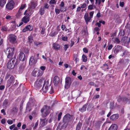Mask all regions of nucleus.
Wrapping results in <instances>:
<instances>
[{
    "instance_id": "nucleus-43",
    "label": "nucleus",
    "mask_w": 130,
    "mask_h": 130,
    "mask_svg": "<svg viewBox=\"0 0 130 130\" xmlns=\"http://www.w3.org/2000/svg\"><path fill=\"white\" fill-rule=\"evenodd\" d=\"M71 85V84L69 83H65L64 86L65 88L67 89H68L70 87Z\"/></svg>"
},
{
    "instance_id": "nucleus-53",
    "label": "nucleus",
    "mask_w": 130,
    "mask_h": 130,
    "mask_svg": "<svg viewBox=\"0 0 130 130\" xmlns=\"http://www.w3.org/2000/svg\"><path fill=\"white\" fill-rule=\"evenodd\" d=\"M34 43L36 46H38L40 44H42V42H35Z\"/></svg>"
},
{
    "instance_id": "nucleus-27",
    "label": "nucleus",
    "mask_w": 130,
    "mask_h": 130,
    "mask_svg": "<svg viewBox=\"0 0 130 130\" xmlns=\"http://www.w3.org/2000/svg\"><path fill=\"white\" fill-rule=\"evenodd\" d=\"M37 5V3L34 2H32L31 3L30 7L32 9H35Z\"/></svg>"
},
{
    "instance_id": "nucleus-33",
    "label": "nucleus",
    "mask_w": 130,
    "mask_h": 130,
    "mask_svg": "<svg viewBox=\"0 0 130 130\" xmlns=\"http://www.w3.org/2000/svg\"><path fill=\"white\" fill-rule=\"evenodd\" d=\"M8 28L6 26H4L2 27L1 30L3 32L6 31H7Z\"/></svg>"
},
{
    "instance_id": "nucleus-8",
    "label": "nucleus",
    "mask_w": 130,
    "mask_h": 130,
    "mask_svg": "<svg viewBox=\"0 0 130 130\" xmlns=\"http://www.w3.org/2000/svg\"><path fill=\"white\" fill-rule=\"evenodd\" d=\"M43 79L42 78L39 79L37 80L34 84V86L37 89L42 86Z\"/></svg>"
},
{
    "instance_id": "nucleus-22",
    "label": "nucleus",
    "mask_w": 130,
    "mask_h": 130,
    "mask_svg": "<svg viewBox=\"0 0 130 130\" xmlns=\"http://www.w3.org/2000/svg\"><path fill=\"white\" fill-rule=\"evenodd\" d=\"M38 13L41 15H43L45 13L44 8L43 7L41 6L39 10Z\"/></svg>"
},
{
    "instance_id": "nucleus-37",
    "label": "nucleus",
    "mask_w": 130,
    "mask_h": 130,
    "mask_svg": "<svg viewBox=\"0 0 130 130\" xmlns=\"http://www.w3.org/2000/svg\"><path fill=\"white\" fill-rule=\"evenodd\" d=\"M113 128V130H116L117 129V126L116 124H114L112 125L109 127V129H110L111 128Z\"/></svg>"
},
{
    "instance_id": "nucleus-57",
    "label": "nucleus",
    "mask_w": 130,
    "mask_h": 130,
    "mask_svg": "<svg viewBox=\"0 0 130 130\" xmlns=\"http://www.w3.org/2000/svg\"><path fill=\"white\" fill-rule=\"evenodd\" d=\"M100 95L99 94H96L94 96L93 99H98L100 98Z\"/></svg>"
},
{
    "instance_id": "nucleus-42",
    "label": "nucleus",
    "mask_w": 130,
    "mask_h": 130,
    "mask_svg": "<svg viewBox=\"0 0 130 130\" xmlns=\"http://www.w3.org/2000/svg\"><path fill=\"white\" fill-rule=\"evenodd\" d=\"M28 41L30 43H31L33 41L32 37L31 36H29L28 37Z\"/></svg>"
},
{
    "instance_id": "nucleus-10",
    "label": "nucleus",
    "mask_w": 130,
    "mask_h": 130,
    "mask_svg": "<svg viewBox=\"0 0 130 130\" xmlns=\"http://www.w3.org/2000/svg\"><path fill=\"white\" fill-rule=\"evenodd\" d=\"M35 56H31L30 57L29 62V65H32L36 63L37 60L35 58Z\"/></svg>"
},
{
    "instance_id": "nucleus-17",
    "label": "nucleus",
    "mask_w": 130,
    "mask_h": 130,
    "mask_svg": "<svg viewBox=\"0 0 130 130\" xmlns=\"http://www.w3.org/2000/svg\"><path fill=\"white\" fill-rule=\"evenodd\" d=\"M53 49L56 50H60L61 45L56 43H54L53 44Z\"/></svg>"
},
{
    "instance_id": "nucleus-12",
    "label": "nucleus",
    "mask_w": 130,
    "mask_h": 130,
    "mask_svg": "<svg viewBox=\"0 0 130 130\" xmlns=\"http://www.w3.org/2000/svg\"><path fill=\"white\" fill-rule=\"evenodd\" d=\"M15 78L13 76H11L9 78V79H8L7 81V83L9 86H10L13 84L15 81Z\"/></svg>"
},
{
    "instance_id": "nucleus-21",
    "label": "nucleus",
    "mask_w": 130,
    "mask_h": 130,
    "mask_svg": "<svg viewBox=\"0 0 130 130\" xmlns=\"http://www.w3.org/2000/svg\"><path fill=\"white\" fill-rule=\"evenodd\" d=\"M87 105L88 104H87L84 105L82 108L79 109V111L82 112H83L85 111L86 110V109L87 108Z\"/></svg>"
},
{
    "instance_id": "nucleus-59",
    "label": "nucleus",
    "mask_w": 130,
    "mask_h": 130,
    "mask_svg": "<svg viewBox=\"0 0 130 130\" xmlns=\"http://www.w3.org/2000/svg\"><path fill=\"white\" fill-rule=\"evenodd\" d=\"M94 13V11H92L91 12H90L89 13V15L90 16V17H91V18H92L93 17Z\"/></svg>"
},
{
    "instance_id": "nucleus-50",
    "label": "nucleus",
    "mask_w": 130,
    "mask_h": 130,
    "mask_svg": "<svg viewBox=\"0 0 130 130\" xmlns=\"http://www.w3.org/2000/svg\"><path fill=\"white\" fill-rule=\"evenodd\" d=\"M27 10H26L25 12H24V14L25 15L24 17H26L30 18L29 14L28 13H27Z\"/></svg>"
},
{
    "instance_id": "nucleus-24",
    "label": "nucleus",
    "mask_w": 130,
    "mask_h": 130,
    "mask_svg": "<svg viewBox=\"0 0 130 130\" xmlns=\"http://www.w3.org/2000/svg\"><path fill=\"white\" fill-rule=\"evenodd\" d=\"M31 105H32L28 102L27 103L26 109V112L28 111L29 112L31 110V109H30V108Z\"/></svg>"
},
{
    "instance_id": "nucleus-35",
    "label": "nucleus",
    "mask_w": 130,
    "mask_h": 130,
    "mask_svg": "<svg viewBox=\"0 0 130 130\" xmlns=\"http://www.w3.org/2000/svg\"><path fill=\"white\" fill-rule=\"evenodd\" d=\"M123 100H124V97H122L121 96H118V98L117 99V101L119 102H122L123 103Z\"/></svg>"
},
{
    "instance_id": "nucleus-54",
    "label": "nucleus",
    "mask_w": 130,
    "mask_h": 130,
    "mask_svg": "<svg viewBox=\"0 0 130 130\" xmlns=\"http://www.w3.org/2000/svg\"><path fill=\"white\" fill-rule=\"evenodd\" d=\"M69 45L67 44H65L64 45V49L65 51H66L69 47Z\"/></svg>"
},
{
    "instance_id": "nucleus-29",
    "label": "nucleus",
    "mask_w": 130,
    "mask_h": 130,
    "mask_svg": "<svg viewBox=\"0 0 130 130\" xmlns=\"http://www.w3.org/2000/svg\"><path fill=\"white\" fill-rule=\"evenodd\" d=\"M93 107V106L92 104H89L88 105L87 108V110L89 111H90L92 110Z\"/></svg>"
},
{
    "instance_id": "nucleus-58",
    "label": "nucleus",
    "mask_w": 130,
    "mask_h": 130,
    "mask_svg": "<svg viewBox=\"0 0 130 130\" xmlns=\"http://www.w3.org/2000/svg\"><path fill=\"white\" fill-rule=\"evenodd\" d=\"M126 28L128 29L130 31V24H127L125 26Z\"/></svg>"
},
{
    "instance_id": "nucleus-36",
    "label": "nucleus",
    "mask_w": 130,
    "mask_h": 130,
    "mask_svg": "<svg viewBox=\"0 0 130 130\" xmlns=\"http://www.w3.org/2000/svg\"><path fill=\"white\" fill-rule=\"evenodd\" d=\"M6 2L4 0H0V6L3 7L6 3Z\"/></svg>"
},
{
    "instance_id": "nucleus-46",
    "label": "nucleus",
    "mask_w": 130,
    "mask_h": 130,
    "mask_svg": "<svg viewBox=\"0 0 130 130\" xmlns=\"http://www.w3.org/2000/svg\"><path fill=\"white\" fill-rule=\"evenodd\" d=\"M26 27L28 31H31L33 29V28L30 25H28L26 26Z\"/></svg>"
},
{
    "instance_id": "nucleus-45",
    "label": "nucleus",
    "mask_w": 130,
    "mask_h": 130,
    "mask_svg": "<svg viewBox=\"0 0 130 130\" xmlns=\"http://www.w3.org/2000/svg\"><path fill=\"white\" fill-rule=\"evenodd\" d=\"M57 7H56L55 9V11L56 14H58L60 13V9H59L57 8Z\"/></svg>"
},
{
    "instance_id": "nucleus-38",
    "label": "nucleus",
    "mask_w": 130,
    "mask_h": 130,
    "mask_svg": "<svg viewBox=\"0 0 130 130\" xmlns=\"http://www.w3.org/2000/svg\"><path fill=\"white\" fill-rule=\"evenodd\" d=\"M25 67V64H22L19 67V70L21 71H23Z\"/></svg>"
},
{
    "instance_id": "nucleus-47",
    "label": "nucleus",
    "mask_w": 130,
    "mask_h": 130,
    "mask_svg": "<svg viewBox=\"0 0 130 130\" xmlns=\"http://www.w3.org/2000/svg\"><path fill=\"white\" fill-rule=\"evenodd\" d=\"M45 28L44 27H42V30L41 31V34L43 35H44L45 32Z\"/></svg>"
},
{
    "instance_id": "nucleus-25",
    "label": "nucleus",
    "mask_w": 130,
    "mask_h": 130,
    "mask_svg": "<svg viewBox=\"0 0 130 130\" xmlns=\"http://www.w3.org/2000/svg\"><path fill=\"white\" fill-rule=\"evenodd\" d=\"M123 103L129 104L130 103V99L126 96H124Z\"/></svg>"
},
{
    "instance_id": "nucleus-11",
    "label": "nucleus",
    "mask_w": 130,
    "mask_h": 130,
    "mask_svg": "<svg viewBox=\"0 0 130 130\" xmlns=\"http://www.w3.org/2000/svg\"><path fill=\"white\" fill-rule=\"evenodd\" d=\"M85 22L86 24L88 25V22L91 21V17H88V14L87 13H86L84 16Z\"/></svg>"
},
{
    "instance_id": "nucleus-32",
    "label": "nucleus",
    "mask_w": 130,
    "mask_h": 130,
    "mask_svg": "<svg viewBox=\"0 0 130 130\" xmlns=\"http://www.w3.org/2000/svg\"><path fill=\"white\" fill-rule=\"evenodd\" d=\"M38 69H35L32 72V75L33 76L36 77V74L38 72Z\"/></svg>"
},
{
    "instance_id": "nucleus-48",
    "label": "nucleus",
    "mask_w": 130,
    "mask_h": 130,
    "mask_svg": "<svg viewBox=\"0 0 130 130\" xmlns=\"http://www.w3.org/2000/svg\"><path fill=\"white\" fill-rule=\"evenodd\" d=\"M62 115V112H60L59 113L58 115V118L57 120L58 121H59L61 118V117Z\"/></svg>"
},
{
    "instance_id": "nucleus-4",
    "label": "nucleus",
    "mask_w": 130,
    "mask_h": 130,
    "mask_svg": "<svg viewBox=\"0 0 130 130\" xmlns=\"http://www.w3.org/2000/svg\"><path fill=\"white\" fill-rule=\"evenodd\" d=\"M14 47L11 48L10 47H9L5 49L4 52L7 55V57L8 58H13L12 57L14 54Z\"/></svg>"
},
{
    "instance_id": "nucleus-15",
    "label": "nucleus",
    "mask_w": 130,
    "mask_h": 130,
    "mask_svg": "<svg viewBox=\"0 0 130 130\" xmlns=\"http://www.w3.org/2000/svg\"><path fill=\"white\" fill-rule=\"evenodd\" d=\"M60 80L58 77L57 76H55L53 78V82L55 86H56L59 83Z\"/></svg>"
},
{
    "instance_id": "nucleus-20",
    "label": "nucleus",
    "mask_w": 130,
    "mask_h": 130,
    "mask_svg": "<svg viewBox=\"0 0 130 130\" xmlns=\"http://www.w3.org/2000/svg\"><path fill=\"white\" fill-rule=\"evenodd\" d=\"M30 18L23 17L21 21L24 23L26 24L29 22L30 21Z\"/></svg>"
},
{
    "instance_id": "nucleus-62",
    "label": "nucleus",
    "mask_w": 130,
    "mask_h": 130,
    "mask_svg": "<svg viewBox=\"0 0 130 130\" xmlns=\"http://www.w3.org/2000/svg\"><path fill=\"white\" fill-rule=\"evenodd\" d=\"M95 26H97L98 27H101V24L100 23V21H99V22H97L95 24Z\"/></svg>"
},
{
    "instance_id": "nucleus-13",
    "label": "nucleus",
    "mask_w": 130,
    "mask_h": 130,
    "mask_svg": "<svg viewBox=\"0 0 130 130\" xmlns=\"http://www.w3.org/2000/svg\"><path fill=\"white\" fill-rule=\"evenodd\" d=\"M18 57H19V58L20 60L22 61H24L26 58L25 54L22 52H20Z\"/></svg>"
},
{
    "instance_id": "nucleus-1",
    "label": "nucleus",
    "mask_w": 130,
    "mask_h": 130,
    "mask_svg": "<svg viewBox=\"0 0 130 130\" xmlns=\"http://www.w3.org/2000/svg\"><path fill=\"white\" fill-rule=\"evenodd\" d=\"M20 61L16 58L15 56L13 58H12L9 60L7 64V67L9 69H13L15 66H17L19 64Z\"/></svg>"
},
{
    "instance_id": "nucleus-39",
    "label": "nucleus",
    "mask_w": 130,
    "mask_h": 130,
    "mask_svg": "<svg viewBox=\"0 0 130 130\" xmlns=\"http://www.w3.org/2000/svg\"><path fill=\"white\" fill-rule=\"evenodd\" d=\"M43 73V71L40 70H39L38 73L37 74V76L38 77L42 76Z\"/></svg>"
},
{
    "instance_id": "nucleus-40",
    "label": "nucleus",
    "mask_w": 130,
    "mask_h": 130,
    "mask_svg": "<svg viewBox=\"0 0 130 130\" xmlns=\"http://www.w3.org/2000/svg\"><path fill=\"white\" fill-rule=\"evenodd\" d=\"M67 8L66 7H60V11L61 12H66L67 10Z\"/></svg>"
},
{
    "instance_id": "nucleus-6",
    "label": "nucleus",
    "mask_w": 130,
    "mask_h": 130,
    "mask_svg": "<svg viewBox=\"0 0 130 130\" xmlns=\"http://www.w3.org/2000/svg\"><path fill=\"white\" fill-rule=\"evenodd\" d=\"M121 42L124 45H128L130 42V38L127 37H123L121 39Z\"/></svg>"
},
{
    "instance_id": "nucleus-41",
    "label": "nucleus",
    "mask_w": 130,
    "mask_h": 130,
    "mask_svg": "<svg viewBox=\"0 0 130 130\" xmlns=\"http://www.w3.org/2000/svg\"><path fill=\"white\" fill-rule=\"evenodd\" d=\"M8 100L7 99H5L4 101L3 105L4 106H6L8 104Z\"/></svg>"
},
{
    "instance_id": "nucleus-30",
    "label": "nucleus",
    "mask_w": 130,
    "mask_h": 130,
    "mask_svg": "<svg viewBox=\"0 0 130 130\" xmlns=\"http://www.w3.org/2000/svg\"><path fill=\"white\" fill-rule=\"evenodd\" d=\"M71 79L69 77H67L65 78V83L71 84Z\"/></svg>"
},
{
    "instance_id": "nucleus-34",
    "label": "nucleus",
    "mask_w": 130,
    "mask_h": 130,
    "mask_svg": "<svg viewBox=\"0 0 130 130\" xmlns=\"http://www.w3.org/2000/svg\"><path fill=\"white\" fill-rule=\"evenodd\" d=\"M83 61L84 62H86L87 61V56L84 54H83L82 56Z\"/></svg>"
},
{
    "instance_id": "nucleus-49",
    "label": "nucleus",
    "mask_w": 130,
    "mask_h": 130,
    "mask_svg": "<svg viewBox=\"0 0 130 130\" xmlns=\"http://www.w3.org/2000/svg\"><path fill=\"white\" fill-rule=\"evenodd\" d=\"M22 10L21 9L20 10V9H19L18 12L17 13V15L18 16H20L22 15Z\"/></svg>"
},
{
    "instance_id": "nucleus-61",
    "label": "nucleus",
    "mask_w": 130,
    "mask_h": 130,
    "mask_svg": "<svg viewBox=\"0 0 130 130\" xmlns=\"http://www.w3.org/2000/svg\"><path fill=\"white\" fill-rule=\"evenodd\" d=\"M54 92V91L53 90V87L51 86V90L50 91V93L51 94H53Z\"/></svg>"
},
{
    "instance_id": "nucleus-60",
    "label": "nucleus",
    "mask_w": 130,
    "mask_h": 130,
    "mask_svg": "<svg viewBox=\"0 0 130 130\" xmlns=\"http://www.w3.org/2000/svg\"><path fill=\"white\" fill-rule=\"evenodd\" d=\"M93 5H90L88 6V9L90 10H92L93 9Z\"/></svg>"
},
{
    "instance_id": "nucleus-64",
    "label": "nucleus",
    "mask_w": 130,
    "mask_h": 130,
    "mask_svg": "<svg viewBox=\"0 0 130 130\" xmlns=\"http://www.w3.org/2000/svg\"><path fill=\"white\" fill-rule=\"evenodd\" d=\"M7 122L9 124H11L13 123V121L10 120H7Z\"/></svg>"
},
{
    "instance_id": "nucleus-28",
    "label": "nucleus",
    "mask_w": 130,
    "mask_h": 130,
    "mask_svg": "<svg viewBox=\"0 0 130 130\" xmlns=\"http://www.w3.org/2000/svg\"><path fill=\"white\" fill-rule=\"evenodd\" d=\"M82 125V123L79 122L76 125V130H80Z\"/></svg>"
},
{
    "instance_id": "nucleus-63",
    "label": "nucleus",
    "mask_w": 130,
    "mask_h": 130,
    "mask_svg": "<svg viewBox=\"0 0 130 130\" xmlns=\"http://www.w3.org/2000/svg\"><path fill=\"white\" fill-rule=\"evenodd\" d=\"M83 52L85 53H87L88 52V50L87 48L85 47L83 48Z\"/></svg>"
},
{
    "instance_id": "nucleus-51",
    "label": "nucleus",
    "mask_w": 130,
    "mask_h": 130,
    "mask_svg": "<svg viewBox=\"0 0 130 130\" xmlns=\"http://www.w3.org/2000/svg\"><path fill=\"white\" fill-rule=\"evenodd\" d=\"M115 42L116 43L118 44L120 42V41L118 38H115Z\"/></svg>"
},
{
    "instance_id": "nucleus-31",
    "label": "nucleus",
    "mask_w": 130,
    "mask_h": 130,
    "mask_svg": "<svg viewBox=\"0 0 130 130\" xmlns=\"http://www.w3.org/2000/svg\"><path fill=\"white\" fill-rule=\"evenodd\" d=\"M125 34V32L124 30H121L119 34V35L120 36H123Z\"/></svg>"
},
{
    "instance_id": "nucleus-44",
    "label": "nucleus",
    "mask_w": 130,
    "mask_h": 130,
    "mask_svg": "<svg viewBox=\"0 0 130 130\" xmlns=\"http://www.w3.org/2000/svg\"><path fill=\"white\" fill-rule=\"evenodd\" d=\"M129 52H128L127 50H125L124 51L123 53V54L122 55V56L123 57L124 55H127L129 54Z\"/></svg>"
},
{
    "instance_id": "nucleus-55",
    "label": "nucleus",
    "mask_w": 130,
    "mask_h": 130,
    "mask_svg": "<svg viewBox=\"0 0 130 130\" xmlns=\"http://www.w3.org/2000/svg\"><path fill=\"white\" fill-rule=\"evenodd\" d=\"M103 66H104L105 68L106 69L108 70L109 69L108 66V64L106 63H105L103 64Z\"/></svg>"
},
{
    "instance_id": "nucleus-56",
    "label": "nucleus",
    "mask_w": 130,
    "mask_h": 130,
    "mask_svg": "<svg viewBox=\"0 0 130 130\" xmlns=\"http://www.w3.org/2000/svg\"><path fill=\"white\" fill-rule=\"evenodd\" d=\"M62 40L63 41H68V38L67 37H63L62 38Z\"/></svg>"
},
{
    "instance_id": "nucleus-3",
    "label": "nucleus",
    "mask_w": 130,
    "mask_h": 130,
    "mask_svg": "<svg viewBox=\"0 0 130 130\" xmlns=\"http://www.w3.org/2000/svg\"><path fill=\"white\" fill-rule=\"evenodd\" d=\"M74 118V116L69 113H67L63 117L62 121L63 124H67L68 123L71 121Z\"/></svg>"
},
{
    "instance_id": "nucleus-14",
    "label": "nucleus",
    "mask_w": 130,
    "mask_h": 130,
    "mask_svg": "<svg viewBox=\"0 0 130 130\" xmlns=\"http://www.w3.org/2000/svg\"><path fill=\"white\" fill-rule=\"evenodd\" d=\"M122 48V47L118 45L117 46H115L113 49V51L115 54H117Z\"/></svg>"
},
{
    "instance_id": "nucleus-7",
    "label": "nucleus",
    "mask_w": 130,
    "mask_h": 130,
    "mask_svg": "<svg viewBox=\"0 0 130 130\" xmlns=\"http://www.w3.org/2000/svg\"><path fill=\"white\" fill-rule=\"evenodd\" d=\"M14 3L13 1H11L7 3L6 5V8L8 10H11L14 6Z\"/></svg>"
},
{
    "instance_id": "nucleus-52",
    "label": "nucleus",
    "mask_w": 130,
    "mask_h": 130,
    "mask_svg": "<svg viewBox=\"0 0 130 130\" xmlns=\"http://www.w3.org/2000/svg\"><path fill=\"white\" fill-rule=\"evenodd\" d=\"M26 4H22L20 7V10L21 9L23 10L26 7Z\"/></svg>"
},
{
    "instance_id": "nucleus-5",
    "label": "nucleus",
    "mask_w": 130,
    "mask_h": 130,
    "mask_svg": "<svg viewBox=\"0 0 130 130\" xmlns=\"http://www.w3.org/2000/svg\"><path fill=\"white\" fill-rule=\"evenodd\" d=\"M17 36L14 35L10 34L8 36V40L11 43L15 44L17 42Z\"/></svg>"
},
{
    "instance_id": "nucleus-26",
    "label": "nucleus",
    "mask_w": 130,
    "mask_h": 130,
    "mask_svg": "<svg viewBox=\"0 0 130 130\" xmlns=\"http://www.w3.org/2000/svg\"><path fill=\"white\" fill-rule=\"evenodd\" d=\"M18 110V108L16 107H13L11 110V112L13 114L17 112Z\"/></svg>"
},
{
    "instance_id": "nucleus-18",
    "label": "nucleus",
    "mask_w": 130,
    "mask_h": 130,
    "mask_svg": "<svg viewBox=\"0 0 130 130\" xmlns=\"http://www.w3.org/2000/svg\"><path fill=\"white\" fill-rule=\"evenodd\" d=\"M28 102L33 106L36 105V102L35 99L32 97L30 98Z\"/></svg>"
},
{
    "instance_id": "nucleus-2",
    "label": "nucleus",
    "mask_w": 130,
    "mask_h": 130,
    "mask_svg": "<svg viewBox=\"0 0 130 130\" xmlns=\"http://www.w3.org/2000/svg\"><path fill=\"white\" fill-rule=\"evenodd\" d=\"M51 108V107L50 106L44 105L41 110L42 117L45 118L48 116L50 113V110Z\"/></svg>"
},
{
    "instance_id": "nucleus-9",
    "label": "nucleus",
    "mask_w": 130,
    "mask_h": 130,
    "mask_svg": "<svg viewBox=\"0 0 130 130\" xmlns=\"http://www.w3.org/2000/svg\"><path fill=\"white\" fill-rule=\"evenodd\" d=\"M49 86H50V85L48 80L47 81H44L43 87L42 89L43 92L44 93H46L47 92L48 90V87Z\"/></svg>"
},
{
    "instance_id": "nucleus-16",
    "label": "nucleus",
    "mask_w": 130,
    "mask_h": 130,
    "mask_svg": "<svg viewBox=\"0 0 130 130\" xmlns=\"http://www.w3.org/2000/svg\"><path fill=\"white\" fill-rule=\"evenodd\" d=\"M119 116L118 114H114L110 116V119L112 121L115 120L118 118Z\"/></svg>"
},
{
    "instance_id": "nucleus-19",
    "label": "nucleus",
    "mask_w": 130,
    "mask_h": 130,
    "mask_svg": "<svg viewBox=\"0 0 130 130\" xmlns=\"http://www.w3.org/2000/svg\"><path fill=\"white\" fill-rule=\"evenodd\" d=\"M46 119V118L44 119H40V123L41 124V126L42 127L44 126L46 124V123L45 122Z\"/></svg>"
},
{
    "instance_id": "nucleus-23",
    "label": "nucleus",
    "mask_w": 130,
    "mask_h": 130,
    "mask_svg": "<svg viewBox=\"0 0 130 130\" xmlns=\"http://www.w3.org/2000/svg\"><path fill=\"white\" fill-rule=\"evenodd\" d=\"M57 34L58 32L57 31H56L52 29L51 30V31L49 35L51 37H53L55 36Z\"/></svg>"
}]
</instances>
